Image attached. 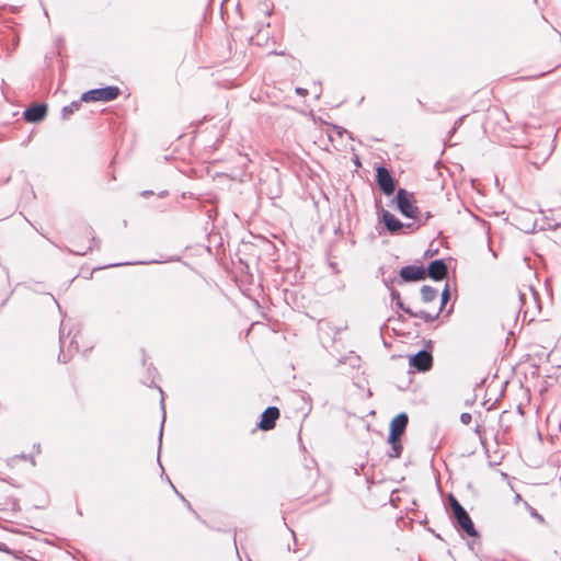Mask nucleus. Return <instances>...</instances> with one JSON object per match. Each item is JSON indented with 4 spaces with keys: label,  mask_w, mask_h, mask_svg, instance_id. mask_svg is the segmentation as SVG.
<instances>
[{
    "label": "nucleus",
    "mask_w": 561,
    "mask_h": 561,
    "mask_svg": "<svg viewBox=\"0 0 561 561\" xmlns=\"http://www.w3.org/2000/svg\"><path fill=\"white\" fill-rule=\"evenodd\" d=\"M471 420H472V416L470 413H468V412L461 413L460 421L462 424L467 425L471 422Z\"/></svg>",
    "instance_id": "23"
},
{
    "label": "nucleus",
    "mask_w": 561,
    "mask_h": 561,
    "mask_svg": "<svg viewBox=\"0 0 561 561\" xmlns=\"http://www.w3.org/2000/svg\"><path fill=\"white\" fill-rule=\"evenodd\" d=\"M449 505L454 513V516L457 520L458 526L470 537H476L478 535L474 525L471 520V517L467 513V511L460 505L457 499L453 495H449Z\"/></svg>",
    "instance_id": "1"
},
{
    "label": "nucleus",
    "mask_w": 561,
    "mask_h": 561,
    "mask_svg": "<svg viewBox=\"0 0 561 561\" xmlns=\"http://www.w3.org/2000/svg\"><path fill=\"white\" fill-rule=\"evenodd\" d=\"M141 194H142L144 196H147V195L152 194V192H151V191H144Z\"/></svg>",
    "instance_id": "35"
},
{
    "label": "nucleus",
    "mask_w": 561,
    "mask_h": 561,
    "mask_svg": "<svg viewBox=\"0 0 561 561\" xmlns=\"http://www.w3.org/2000/svg\"><path fill=\"white\" fill-rule=\"evenodd\" d=\"M433 217V215L431 214V211H425L424 214H421L419 211L417 214V218H413L414 220H416L419 222V226H424L427 224V221Z\"/></svg>",
    "instance_id": "20"
},
{
    "label": "nucleus",
    "mask_w": 561,
    "mask_h": 561,
    "mask_svg": "<svg viewBox=\"0 0 561 561\" xmlns=\"http://www.w3.org/2000/svg\"><path fill=\"white\" fill-rule=\"evenodd\" d=\"M72 344L73 342H71L70 345L68 346V351H72Z\"/></svg>",
    "instance_id": "38"
},
{
    "label": "nucleus",
    "mask_w": 561,
    "mask_h": 561,
    "mask_svg": "<svg viewBox=\"0 0 561 561\" xmlns=\"http://www.w3.org/2000/svg\"><path fill=\"white\" fill-rule=\"evenodd\" d=\"M296 93L301 95V96H305V95L308 94V90L304 89V88H296Z\"/></svg>",
    "instance_id": "26"
},
{
    "label": "nucleus",
    "mask_w": 561,
    "mask_h": 561,
    "mask_svg": "<svg viewBox=\"0 0 561 561\" xmlns=\"http://www.w3.org/2000/svg\"><path fill=\"white\" fill-rule=\"evenodd\" d=\"M431 344H432V341H428V342H427V344H426V346L422 347L420 351H422V352L427 351V350H426L427 347H432V345H431Z\"/></svg>",
    "instance_id": "33"
},
{
    "label": "nucleus",
    "mask_w": 561,
    "mask_h": 561,
    "mask_svg": "<svg viewBox=\"0 0 561 561\" xmlns=\"http://www.w3.org/2000/svg\"><path fill=\"white\" fill-rule=\"evenodd\" d=\"M47 115V105L44 103L34 104L23 112V117L28 123L42 122Z\"/></svg>",
    "instance_id": "9"
},
{
    "label": "nucleus",
    "mask_w": 561,
    "mask_h": 561,
    "mask_svg": "<svg viewBox=\"0 0 561 561\" xmlns=\"http://www.w3.org/2000/svg\"><path fill=\"white\" fill-rule=\"evenodd\" d=\"M138 264H151V263H161V261L158 260H151V261H141L137 262Z\"/></svg>",
    "instance_id": "29"
},
{
    "label": "nucleus",
    "mask_w": 561,
    "mask_h": 561,
    "mask_svg": "<svg viewBox=\"0 0 561 561\" xmlns=\"http://www.w3.org/2000/svg\"><path fill=\"white\" fill-rule=\"evenodd\" d=\"M60 343H61V345H60V351H64L65 342H64L62 340H60Z\"/></svg>",
    "instance_id": "36"
},
{
    "label": "nucleus",
    "mask_w": 561,
    "mask_h": 561,
    "mask_svg": "<svg viewBox=\"0 0 561 561\" xmlns=\"http://www.w3.org/2000/svg\"><path fill=\"white\" fill-rule=\"evenodd\" d=\"M462 121H463V116L459 117V118L455 122V126H454V128L459 127V126L462 124Z\"/></svg>",
    "instance_id": "31"
},
{
    "label": "nucleus",
    "mask_w": 561,
    "mask_h": 561,
    "mask_svg": "<svg viewBox=\"0 0 561 561\" xmlns=\"http://www.w3.org/2000/svg\"><path fill=\"white\" fill-rule=\"evenodd\" d=\"M58 360L67 363L70 360V353H59Z\"/></svg>",
    "instance_id": "25"
},
{
    "label": "nucleus",
    "mask_w": 561,
    "mask_h": 561,
    "mask_svg": "<svg viewBox=\"0 0 561 561\" xmlns=\"http://www.w3.org/2000/svg\"><path fill=\"white\" fill-rule=\"evenodd\" d=\"M381 219L386 227V229L391 233L396 234L401 229H403L404 224L401 222L393 214H391L389 210L382 209L381 211Z\"/></svg>",
    "instance_id": "11"
},
{
    "label": "nucleus",
    "mask_w": 561,
    "mask_h": 561,
    "mask_svg": "<svg viewBox=\"0 0 561 561\" xmlns=\"http://www.w3.org/2000/svg\"><path fill=\"white\" fill-rule=\"evenodd\" d=\"M11 510H12L13 512H16V511H19V510H20V506H19L18 501H15V500H12V501H11Z\"/></svg>",
    "instance_id": "28"
},
{
    "label": "nucleus",
    "mask_w": 561,
    "mask_h": 561,
    "mask_svg": "<svg viewBox=\"0 0 561 561\" xmlns=\"http://www.w3.org/2000/svg\"><path fill=\"white\" fill-rule=\"evenodd\" d=\"M432 254H433V253H432V252H430V251H426V252H425V256H430V255H432Z\"/></svg>",
    "instance_id": "37"
},
{
    "label": "nucleus",
    "mask_w": 561,
    "mask_h": 561,
    "mask_svg": "<svg viewBox=\"0 0 561 561\" xmlns=\"http://www.w3.org/2000/svg\"><path fill=\"white\" fill-rule=\"evenodd\" d=\"M409 365L421 373L430 370L433 366L432 353H414L410 357Z\"/></svg>",
    "instance_id": "7"
},
{
    "label": "nucleus",
    "mask_w": 561,
    "mask_h": 561,
    "mask_svg": "<svg viewBox=\"0 0 561 561\" xmlns=\"http://www.w3.org/2000/svg\"><path fill=\"white\" fill-rule=\"evenodd\" d=\"M100 239L92 237L91 244L85 250H73L72 253L77 255H85L88 252L92 251L94 248H100Z\"/></svg>",
    "instance_id": "18"
},
{
    "label": "nucleus",
    "mask_w": 561,
    "mask_h": 561,
    "mask_svg": "<svg viewBox=\"0 0 561 561\" xmlns=\"http://www.w3.org/2000/svg\"><path fill=\"white\" fill-rule=\"evenodd\" d=\"M128 263H114V264H108L106 265L105 267H112V266H121V265H127Z\"/></svg>",
    "instance_id": "32"
},
{
    "label": "nucleus",
    "mask_w": 561,
    "mask_h": 561,
    "mask_svg": "<svg viewBox=\"0 0 561 561\" xmlns=\"http://www.w3.org/2000/svg\"><path fill=\"white\" fill-rule=\"evenodd\" d=\"M239 156H240L241 158H243V159H244V161L242 162V165H245V164H247V162H250V161H251V160L249 159L248 154H241V153H239Z\"/></svg>",
    "instance_id": "30"
},
{
    "label": "nucleus",
    "mask_w": 561,
    "mask_h": 561,
    "mask_svg": "<svg viewBox=\"0 0 561 561\" xmlns=\"http://www.w3.org/2000/svg\"><path fill=\"white\" fill-rule=\"evenodd\" d=\"M81 99L79 101H73L70 104L62 107L61 114L62 118H69L75 112H77L81 106Z\"/></svg>",
    "instance_id": "16"
},
{
    "label": "nucleus",
    "mask_w": 561,
    "mask_h": 561,
    "mask_svg": "<svg viewBox=\"0 0 561 561\" xmlns=\"http://www.w3.org/2000/svg\"><path fill=\"white\" fill-rule=\"evenodd\" d=\"M389 444L391 445V451L389 453L390 458H399L402 453V444L400 442V438H397L396 440H389Z\"/></svg>",
    "instance_id": "17"
},
{
    "label": "nucleus",
    "mask_w": 561,
    "mask_h": 561,
    "mask_svg": "<svg viewBox=\"0 0 561 561\" xmlns=\"http://www.w3.org/2000/svg\"><path fill=\"white\" fill-rule=\"evenodd\" d=\"M421 226H419V222L415 220L413 222H409V224H404V227L403 228H408V229H411L412 231H415L420 228Z\"/></svg>",
    "instance_id": "24"
},
{
    "label": "nucleus",
    "mask_w": 561,
    "mask_h": 561,
    "mask_svg": "<svg viewBox=\"0 0 561 561\" xmlns=\"http://www.w3.org/2000/svg\"><path fill=\"white\" fill-rule=\"evenodd\" d=\"M121 94V90L116 85H107L103 88L92 89L85 91L81 95L83 102H110L117 99Z\"/></svg>",
    "instance_id": "2"
},
{
    "label": "nucleus",
    "mask_w": 561,
    "mask_h": 561,
    "mask_svg": "<svg viewBox=\"0 0 561 561\" xmlns=\"http://www.w3.org/2000/svg\"><path fill=\"white\" fill-rule=\"evenodd\" d=\"M520 501H522V496H520V494H518V493H517V494L515 495V503H518V502H520Z\"/></svg>",
    "instance_id": "34"
},
{
    "label": "nucleus",
    "mask_w": 561,
    "mask_h": 561,
    "mask_svg": "<svg viewBox=\"0 0 561 561\" xmlns=\"http://www.w3.org/2000/svg\"><path fill=\"white\" fill-rule=\"evenodd\" d=\"M524 505L525 507L528 510L529 514L535 517L537 520H539L540 523H543L545 519L534 508L531 507L528 502L524 501Z\"/></svg>",
    "instance_id": "21"
},
{
    "label": "nucleus",
    "mask_w": 561,
    "mask_h": 561,
    "mask_svg": "<svg viewBox=\"0 0 561 561\" xmlns=\"http://www.w3.org/2000/svg\"><path fill=\"white\" fill-rule=\"evenodd\" d=\"M426 277L440 282L448 276V266L444 259H436L425 267Z\"/></svg>",
    "instance_id": "6"
},
{
    "label": "nucleus",
    "mask_w": 561,
    "mask_h": 561,
    "mask_svg": "<svg viewBox=\"0 0 561 561\" xmlns=\"http://www.w3.org/2000/svg\"><path fill=\"white\" fill-rule=\"evenodd\" d=\"M279 417V410L276 407H268L261 416L259 427L263 431H271L275 427L276 421Z\"/></svg>",
    "instance_id": "10"
},
{
    "label": "nucleus",
    "mask_w": 561,
    "mask_h": 561,
    "mask_svg": "<svg viewBox=\"0 0 561 561\" xmlns=\"http://www.w3.org/2000/svg\"><path fill=\"white\" fill-rule=\"evenodd\" d=\"M450 299V288H449V284L446 283L445 284V287L442 291V295H440V307H439V310L442 311L444 306L447 304V301Z\"/></svg>",
    "instance_id": "19"
},
{
    "label": "nucleus",
    "mask_w": 561,
    "mask_h": 561,
    "mask_svg": "<svg viewBox=\"0 0 561 561\" xmlns=\"http://www.w3.org/2000/svg\"><path fill=\"white\" fill-rule=\"evenodd\" d=\"M440 310L438 309L436 312H427L425 310H420L419 312H414L412 310V314H409L412 318H420L424 320L425 322L430 323L435 321L439 317Z\"/></svg>",
    "instance_id": "14"
},
{
    "label": "nucleus",
    "mask_w": 561,
    "mask_h": 561,
    "mask_svg": "<svg viewBox=\"0 0 561 561\" xmlns=\"http://www.w3.org/2000/svg\"><path fill=\"white\" fill-rule=\"evenodd\" d=\"M347 323H342V324H334L332 325L330 329L331 331L334 333V336L341 334L342 332L346 331L347 330Z\"/></svg>",
    "instance_id": "22"
},
{
    "label": "nucleus",
    "mask_w": 561,
    "mask_h": 561,
    "mask_svg": "<svg viewBox=\"0 0 561 561\" xmlns=\"http://www.w3.org/2000/svg\"><path fill=\"white\" fill-rule=\"evenodd\" d=\"M398 284L420 282L426 278L425 267L423 265H405L399 272Z\"/></svg>",
    "instance_id": "5"
},
{
    "label": "nucleus",
    "mask_w": 561,
    "mask_h": 561,
    "mask_svg": "<svg viewBox=\"0 0 561 561\" xmlns=\"http://www.w3.org/2000/svg\"><path fill=\"white\" fill-rule=\"evenodd\" d=\"M437 289L430 286V285H423L421 287V298L423 302H431L436 299L437 297Z\"/></svg>",
    "instance_id": "13"
},
{
    "label": "nucleus",
    "mask_w": 561,
    "mask_h": 561,
    "mask_svg": "<svg viewBox=\"0 0 561 561\" xmlns=\"http://www.w3.org/2000/svg\"><path fill=\"white\" fill-rule=\"evenodd\" d=\"M412 194L409 193L405 188H399L397 191L394 201L397 204V208L400 214L407 218H417L419 208L412 202Z\"/></svg>",
    "instance_id": "3"
},
{
    "label": "nucleus",
    "mask_w": 561,
    "mask_h": 561,
    "mask_svg": "<svg viewBox=\"0 0 561 561\" xmlns=\"http://www.w3.org/2000/svg\"><path fill=\"white\" fill-rule=\"evenodd\" d=\"M392 283H393V279H387V278H383V284L386 285V287L391 291V288L392 287Z\"/></svg>",
    "instance_id": "27"
},
{
    "label": "nucleus",
    "mask_w": 561,
    "mask_h": 561,
    "mask_svg": "<svg viewBox=\"0 0 561 561\" xmlns=\"http://www.w3.org/2000/svg\"><path fill=\"white\" fill-rule=\"evenodd\" d=\"M409 417L407 413H400L390 423L389 440H396L404 433Z\"/></svg>",
    "instance_id": "8"
},
{
    "label": "nucleus",
    "mask_w": 561,
    "mask_h": 561,
    "mask_svg": "<svg viewBox=\"0 0 561 561\" xmlns=\"http://www.w3.org/2000/svg\"><path fill=\"white\" fill-rule=\"evenodd\" d=\"M2 37L11 42V47H7L8 54L10 55L18 47L20 37L10 25H2Z\"/></svg>",
    "instance_id": "12"
},
{
    "label": "nucleus",
    "mask_w": 561,
    "mask_h": 561,
    "mask_svg": "<svg viewBox=\"0 0 561 561\" xmlns=\"http://www.w3.org/2000/svg\"><path fill=\"white\" fill-rule=\"evenodd\" d=\"M376 183L379 190L387 196H390L396 191V182L390 171L380 165L376 169Z\"/></svg>",
    "instance_id": "4"
},
{
    "label": "nucleus",
    "mask_w": 561,
    "mask_h": 561,
    "mask_svg": "<svg viewBox=\"0 0 561 561\" xmlns=\"http://www.w3.org/2000/svg\"><path fill=\"white\" fill-rule=\"evenodd\" d=\"M390 298H391V301L393 304H396V306L401 309L403 312H405L407 314H412V309L409 308V307H405L401 300V296H400V293L394 289V288H391V291H390Z\"/></svg>",
    "instance_id": "15"
}]
</instances>
